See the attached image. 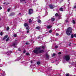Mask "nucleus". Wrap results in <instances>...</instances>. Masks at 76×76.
<instances>
[{"instance_id": "f257e3e1", "label": "nucleus", "mask_w": 76, "mask_h": 76, "mask_svg": "<svg viewBox=\"0 0 76 76\" xmlns=\"http://www.w3.org/2000/svg\"><path fill=\"white\" fill-rule=\"evenodd\" d=\"M44 46H42L40 47V48H36L35 50H33V52L36 54L44 53V51L43 50H43V49H44Z\"/></svg>"}, {"instance_id": "f03ea898", "label": "nucleus", "mask_w": 76, "mask_h": 76, "mask_svg": "<svg viewBox=\"0 0 76 76\" xmlns=\"http://www.w3.org/2000/svg\"><path fill=\"white\" fill-rule=\"evenodd\" d=\"M72 28L69 27L67 29L66 33L67 35H70L71 34H72Z\"/></svg>"}, {"instance_id": "7ed1b4c3", "label": "nucleus", "mask_w": 76, "mask_h": 76, "mask_svg": "<svg viewBox=\"0 0 76 76\" xmlns=\"http://www.w3.org/2000/svg\"><path fill=\"white\" fill-rule=\"evenodd\" d=\"M64 58L66 61H68L70 59V56L69 55H66L64 56Z\"/></svg>"}, {"instance_id": "20e7f679", "label": "nucleus", "mask_w": 76, "mask_h": 76, "mask_svg": "<svg viewBox=\"0 0 76 76\" xmlns=\"http://www.w3.org/2000/svg\"><path fill=\"white\" fill-rule=\"evenodd\" d=\"M33 13V10L32 9H30L28 10L29 15H31Z\"/></svg>"}, {"instance_id": "39448f33", "label": "nucleus", "mask_w": 76, "mask_h": 76, "mask_svg": "<svg viewBox=\"0 0 76 76\" xmlns=\"http://www.w3.org/2000/svg\"><path fill=\"white\" fill-rule=\"evenodd\" d=\"M6 76V73L4 71H2V73L1 75V76Z\"/></svg>"}, {"instance_id": "423d86ee", "label": "nucleus", "mask_w": 76, "mask_h": 76, "mask_svg": "<svg viewBox=\"0 0 76 76\" xmlns=\"http://www.w3.org/2000/svg\"><path fill=\"white\" fill-rule=\"evenodd\" d=\"M49 7L50 9H53V8H54L53 6L52 5H49Z\"/></svg>"}, {"instance_id": "0eeeda50", "label": "nucleus", "mask_w": 76, "mask_h": 76, "mask_svg": "<svg viewBox=\"0 0 76 76\" xmlns=\"http://www.w3.org/2000/svg\"><path fill=\"white\" fill-rule=\"evenodd\" d=\"M28 23H25L24 24V26H25V27H26V26H28Z\"/></svg>"}, {"instance_id": "6e6552de", "label": "nucleus", "mask_w": 76, "mask_h": 76, "mask_svg": "<svg viewBox=\"0 0 76 76\" xmlns=\"http://www.w3.org/2000/svg\"><path fill=\"white\" fill-rule=\"evenodd\" d=\"M52 27L51 26H47V28L48 29H50V28H51Z\"/></svg>"}, {"instance_id": "1a4fd4ad", "label": "nucleus", "mask_w": 76, "mask_h": 76, "mask_svg": "<svg viewBox=\"0 0 76 76\" xmlns=\"http://www.w3.org/2000/svg\"><path fill=\"white\" fill-rule=\"evenodd\" d=\"M11 53H12V51H10L8 52L7 53V54H11Z\"/></svg>"}, {"instance_id": "9d476101", "label": "nucleus", "mask_w": 76, "mask_h": 76, "mask_svg": "<svg viewBox=\"0 0 76 76\" xmlns=\"http://www.w3.org/2000/svg\"><path fill=\"white\" fill-rule=\"evenodd\" d=\"M7 38V35H6V36L4 37L3 39V40H4L5 39H6Z\"/></svg>"}, {"instance_id": "9b49d317", "label": "nucleus", "mask_w": 76, "mask_h": 76, "mask_svg": "<svg viewBox=\"0 0 76 76\" xmlns=\"http://www.w3.org/2000/svg\"><path fill=\"white\" fill-rule=\"evenodd\" d=\"M29 23H31L32 22V20L31 19H29Z\"/></svg>"}, {"instance_id": "f8f14e48", "label": "nucleus", "mask_w": 76, "mask_h": 76, "mask_svg": "<svg viewBox=\"0 0 76 76\" xmlns=\"http://www.w3.org/2000/svg\"><path fill=\"white\" fill-rule=\"evenodd\" d=\"M73 9H74L75 10H76V4L74 6V7L73 8Z\"/></svg>"}, {"instance_id": "ddd939ff", "label": "nucleus", "mask_w": 76, "mask_h": 76, "mask_svg": "<svg viewBox=\"0 0 76 76\" xmlns=\"http://www.w3.org/2000/svg\"><path fill=\"white\" fill-rule=\"evenodd\" d=\"M13 15H15V13H12L10 15V16H13Z\"/></svg>"}, {"instance_id": "4468645a", "label": "nucleus", "mask_w": 76, "mask_h": 76, "mask_svg": "<svg viewBox=\"0 0 76 76\" xmlns=\"http://www.w3.org/2000/svg\"><path fill=\"white\" fill-rule=\"evenodd\" d=\"M59 10H60V11H63V9L62 8H60V9H59Z\"/></svg>"}, {"instance_id": "2eb2a0df", "label": "nucleus", "mask_w": 76, "mask_h": 76, "mask_svg": "<svg viewBox=\"0 0 76 76\" xmlns=\"http://www.w3.org/2000/svg\"><path fill=\"white\" fill-rule=\"evenodd\" d=\"M55 20V19H54V18H51V21H52V22H53V21H54Z\"/></svg>"}, {"instance_id": "dca6fc26", "label": "nucleus", "mask_w": 76, "mask_h": 76, "mask_svg": "<svg viewBox=\"0 0 76 76\" xmlns=\"http://www.w3.org/2000/svg\"><path fill=\"white\" fill-rule=\"evenodd\" d=\"M37 22L38 23H41V20H38Z\"/></svg>"}, {"instance_id": "f3484780", "label": "nucleus", "mask_w": 76, "mask_h": 76, "mask_svg": "<svg viewBox=\"0 0 76 76\" xmlns=\"http://www.w3.org/2000/svg\"><path fill=\"white\" fill-rule=\"evenodd\" d=\"M16 44H17L16 43H14L13 44L12 46H15V45H16Z\"/></svg>"}, {"instance_id": "a211bd4d", "label": "nucleus", "mask_w": 76, "mask_h": 76, "mask_svg": "<svg viewBox=\"0 0 76 76\" xmlns=\"http://www.w3.org/2000/svg\"><path fill=\"white\" fill-rule=\"evenodd\" d=\"M40 27L39 26H38L36 27V29H40Z\"/></svg>"}, {"instance_id": "6ab92c4d", "label": "nucleus", "mask_w": 76, "mask_h": 76, "mask_svg": "<svg viewBox=\"0 0 76 76\" xmlns=\"http://www.w3.org/2000/svg\"><path fill=\"white\" fill-rule=\"evenodd\" d=\"M71 37L72 38H73V37H74V35H73V34H72L71 35Z\"/></svg>"}, {"instance_id": "aec40b11", "label": "nucleus", "mask_w": 76, "mask_h": 76, "mask_svg": "<svg viewBox=\"0 0 76 76\" xmlns=\"http://www.w3.org/2000/svg\"><path fill=\"white\" fill-rule=\"evenodd\" d=\"M26 29L28 30H29V27H26Z\"/></svg>"}, {"instance_id": "412c9836", "label": "nucleus", "mask_w": 76, "mask_h": 76, "mask_svg": "<svg viewBox=\"0 0 76 76\" xmlns=\"http://www.w3.org/2000/svg\"><path fill=\"white\" fill-rule=\"evenodd\" d=\"M37 64H38V65H39V64H40V62H39V61L37 62Z\"/></svg>"}, {"instance_id": "4be33fe9", "label": "nucleus", "mask_w": 76, "mask_h": 76, "mask_svg": "<svg viewBox=\"0 0 76 76\" xmlns=\"http://www.w3.org/2000/svg\"><path fill=\"white\" fill-rule=\"evenodd\" d=\"M72 23L73 24H75V21L74 20H72Z\"/></svg>"}, {"instance_id": "5701e85b", "label": "nucleus", "mask_w": 76, "mask_h": 76, "mask_svg": "<svg viewBox=\"0 0 76 76\" xmlns=\"http://www.w3.org/2000/svg\"><path fill=\"white\" fill-rule=\"evenodd\" d=\"M46 57H47V58H48V57H49V55H48L46 54Z\"/></svg>"}, {"instance_id": "b1692460", "label": "nucleus", "mask_w": 76, "mask_h": 76, "mask_svg": "<svg viewBox=\"0 0 76 76\" xmlns=\"http://www.w3.org/2000/svg\"><path fill=\"white\" fill-rule=\"evenodd\" d=\"M55 16H58V13H56V14H55Z\"/></svg>"}, {"instance_id": "393cba45", "label": "nucleus", "mask_w": 76, "mask_h": 76, "mask_svg": "<svg viewBox=\"0 0 76 76\" xmlns=\"http://www.w3.org/2000/svg\"><path fill=\"white\" fill-rule=\"evenodd\" d=\"M9 29V27H8L7 28V31H8Z\"/></svg>"}, {"instance_id": "a878e982", "label": "nucleus", "mask_w": 76, "mask_h": 76, "mask_svg": "<svg viewBox=\"0 0 76 76\" xmlns=\"http://www.w3.org/2000/svg\"><path fill=\"white\" fill-rule=\"evenodd\" d=\"M10 9H8V10H7L8 12H9V11H10Z\"/></svg>"}, {"instance_id": "bb28decb", "label": "nucleus", "mask_w": 76, "mask_h": 76, "mask_svg": "<svg viewBox=\"0 0 76 76\" xmlns=\"http://www.w3.org/2000/svg\"><path fill=\"white\" fill-rule=\"evenodd\" d=\"M52 32V30H50V31H49V33H51Z\"/></svg>"}, {"instance_id": "cd10ccee", "label": "nucleus", "mask_w": 76, "mask_h": 76, "mask_svg": "<svg viewBox=\"0 0 76 76\" xmlns=\"http://www.w3.org/2000/svg\"><path fill=\"white\" fill-rule=\"evenodd\" d=\"M56 56V54L55 53H53L52 55L53 57H54V56Z\"/></svg>"}, {"instance_id": "c85d7f7f", "label": "nucleus", "mask_w": 76, "mask_h": 76, "mask_svg": "<svg viewBox=\"0 0 76 76\" xmlns=\"http://www.w3.org/2000/svg\"><path fill=\"white\" fill-rule=\"evenodd\" d=\"M0 35H3V32H1V33H0Z\"/></svg>"}, {"instance_id": "c756f323", "label": "nucleus", "mask_w": 76, "mask_h": 76, "mask_svg": "<svg viewBox=\"0 0 76 76\" xmlns=\"http://www.w3.org/2000/svg\"><path fill=\"white\" fill-rule=\"evenodd\" d=\"M18 50L19 51H21V49H20V48H19L18 49Z\"/></svg>"}, {"instance_id": "7c9ffc66", "label": "nucleus", "mask_w": 76, "mask_h": 76, "mask_svg": "<svg viewBox=\"0 0 76 76\" xmlns=\"http://www.w3.org/2000/svg\"><path fill=\"white\" fill-rule=\"evenodd\" d=\"M26 55L27 56H28V55H29V53H26Z\"/></svg>"}, {"instance_id": "2f4dec72", "label": "nucleus", "mask_w": 76, "mask_h": 76, "mask_svg": "<svg viewBox=\"0 0 76 76\" xmlns=\"http://www.w3.org/2000/svg\"><path fill=\"white\" fill-rule=\"evenodd\" d=\"M27 33H29V30H27L26 31Z\"/></svg>"}, {"instance_id": "473e14b6", "label": "nucleus", "mask_w": 76, "mask_h": 76, "mask_svg": "<svg viewBox=\"0 0 76 76\" xmlns=\"http://www.w3.org/2000/svg\"><path fill=\"white\" fill-rule=\"evenodd\" d=\"M9 41V38H7V39L6 40V41L7 42V41Z\"/></svg>"}, {"instance_id": "72a5a7b5", "label": "nucleus", "mask_w": 76, "mask_h": 76, "mask_svg": "<svg viewBox=\"0 0 76 76\" xmlns=\"http://www.w3.org/2000/svg\"><path fill=\"white\" fill-rule=\"evenodd\" d=\"M58 35H59V34H58V33H56V36H58Z\"/></svg>"}, {"instance_id": "f704fd0d", "label": "nucleus", "mask_w": 76, "mask_h": 76, "mask_svg": "<svg viewBox=\"0 0 76 76\" xmlns=\"http://www.w3.org/2000/svg\"><path fill=\"white\" fill-rule=\"evenodd\" d=\"M14 37H16V34L14 35Z\"/></svg>"}, {"instance_id": "c9c22d12", "label": "nucleus", "mask_w": 76, "mask_h": 76, "mask_svg": "<svg viewBox=\"0 0 76 76\" xmlns=\"http://www.w3.org/2000/svg\"><path fill=\"white\" fill-rule=\"evenodd\" d=\"M26 0H20V1H25Z\"/></svg>"}, {"instance_id": "e433bc0d", "label": "nucleus", "mask_w": 76, "mask_h": 76, "mask_svg": "<svg viewBox=\"0 0 76 76\" xmlns=\"http://www.w3.org/2000/svg\"><path fill=\"white\" fill-rule=\"evenodd\" d=\"M55 48H58V46H56Z\"/></svg>"}, {"instance_id": "4c0bfd02", "label": "nucleus", "mask_w": 76, "mask_h": 76, "mask_svg": "<svg viewBox=\"0 0 76 76\" xmlns=\"http://www.w3.org/2000/svg\"><path fill=\"white\" fill-rule=\"evenodd\" d=\"M61 52H59L58 53V54L60 55V54H61Z\"/></svg>"}, {"instance_id": "58836bf2", "label": "nucleus", "mask_w": 76, "mask_h": 76, "mask_svg": "<svg viewBox=\"0 0 76 76\" xmlns=\"http://www.w3.org/2000/svg\"><path fill=\"white\" fill-rule=\"evenodd\" d=\"M65 22L67 23V22H68V21H67V20H65Z\"/></svg>"}, {"instance_id": "ea45409f", "label": "nucleus", "mask_w": 76, "mask_h": 76, "mask_svg": "<svg viewBox=\"0 0 76 76\" xmlns=\"http://www.w3.org/2000/svg\"><path fill=\"white\" fill-rule=\"evenodd\" d=\"M75 37H76V34H75L74 35Z\"/></svg>"}, {"instance_id": "a19ab883", "label": "nucleus", "mask_w": 76, "mask_h": 76, "mask_svg": "<svg viewBox=\"0 0 76 76\" xmlns=\"http://www.w3.org/2000/svg\"><path fill=\"white\" fill-rule=\"evenodd\" d=\"M66 76H69V74H67L66 75Z\"/></svg>"}, {"instance_id": "79ce46f5", "label": "nucleus", "mask_w": 76, "mask_h": 76, "mask_svg": "<svg viewBox=\"0 0 76 76\" xmlns=\"http://www.w3.org/2000/svg\"><path fill=\"white\" fill-rule=\"evenodd\" d=\"M25 52H26V51H25V50H24L23 53H25Z\"/></svg>"}, {"instance_id": "37998d69", "label": "nucleus", "mask_w": 76, "mask_h": 76, "mask_svg": "<svg viewBox=\"0 0 76 76\" xmlns=\"http://www.w3.org/2000/svg\"><path fill=\"white\" fill-rule=\"evenodd\" d=\"M28 42H27V43H26V45H28Z\"/></svg>"}, {"instance_id": "c03bdc74", "label": "nucleus", "mask_w": 76, "mask_h": 76, "mask_svg": "<svg viewBox=\"0 0 76 76\" xmlns=\"http://www.w3.org/2000/svg\"><path fill=\"white\" fill-rule=\"evenodd\" d=\"M2 8L1 7H0V10H1V9H2Z\"/></svg>"}, {"instance_id": "a18cd8bd", "label": "nucleus", "mask_w": 76, "mask_h": 76, "mask_svg": "<svg viewBox=\"0 0 76 76\" xmlns=\"http://www.w3.org/2000/svg\"><path fill=\"white\" fill-rule=\"evenodd\" d=\"M30 62L31 63H32V61H30Z\"/></svg>"}, {"instance_id": "49530a36", "label": "nucleus", "mask_w": 76, "mask_h": 76, "mask_svg": "<svg viewBox=\"0 0 76 76\" xmlns=\"http://www.w3.org/2000/svg\"><path fill=\"white\" fill-rule=\"evenodd\" d=\"M4 4H6V2H4V3H3Z\"/></svg>"}, {"instance_id": "de8ad7c7", "label": "nucleus", "mask_w": 76, "mask_h": 76, "mask_svg": "<svg viewBox=\"0 0 76 76\" xmlns=\"http://www.w3.org/2000/svg\"><path fill=\"white\" fill-rule=\"evenodd\" d=\"M32 66V65H30V67H31V66Z\"/></svg>"}, {"instance_id": "09e8293b", "label": "nucleus", "mask_w": 76, "mask_h": 76, "mask_svg": "<svg viewBox=\"0 0 76 76\" xmlns=\"http://www.w3.org/2000/svg\"><path fill=\"white\" fill-rule=\"evenodd\" d=\"M37 1V0H35L34 1Z\"/></svg>"}, {"instance_id": "8fccbe9b", "label": "nucleus", "mask_w": 76, "mask_h": 76, "mask_svg": "<svg viewBox=\"0 0 76 76\" xmlns=\"http://www.w3.org/2000/svg\"><path fill=\"white\" fill-rule=\"evenodd\" d=\"M21 14V13H20L19 14L20 15Z\"/></svg>"}, {"instance_id": "3c124183", "label": "nucleus", "mask_w": 76, "mask_h": 76, "mask_svg": "<svg viewBox=\"0 0 76 76\" xmlns=\"http://www.w3.org/2000/svg\"><path fill=\"white\" fill-rule=\"evenodd\" d=\"M0 67H1V66H0Z\"/></svg>"}, {"instance_id": "603ef678", "label": "nucleus", "mask_w": 76, "mask_h": 76, "mask_svg": "<svg viewBox=\"0 0 76 76\" xmlns=\"http://www.w3.org/2000/svg\"><path fill=\"white\" fill-rule=\"evenodd\" d=\"M0 61H1V60L0 59Z\"/></svg>"}, {"instance_id": "864d4df0", "label": "nucleus", "mask_w": 76, "mask_h": 76, "mask_svg": "<svg viewBox=\"0 0 76 76\" xmlns=\"http://www.w3.org/2000/svg\"><path fill=\"white\" fill-rule=\"evenodd\" d=\"M25 3H26V2H25Z\"/></svg>"}]
</instances>
